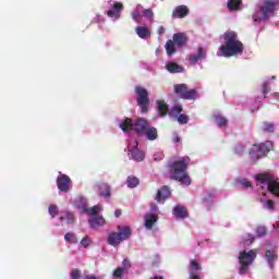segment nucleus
Returning <instances> with one entry per match:
<instances>
[{"mask_svg": "<svg viewBox=\"0 0 279 279\" xmlns=\"http://www.w3.org/2000/svg\"><path fill=\"white\" fill-rule=\"evenodd\" d=\"M255 182L258 195H262L263 208L269 210V213H276V204L267 197V194L279 197V181L276 175L271 172L259 173L255 175Z\"/></svg>", "mask_w": 279, "mask_h": 279, "instance_id": "f257e3e1", "label": "nucleus"}, {"mask_svg": "<svg viewBox=\"0 0 279 279\" xmlns=\"http://www.w3.org/2000/svg\"><path fill=\"white\" fill-rule=\"evenodd\" d=\"M223 44L219 47L217 56L219 58H232L234 56H243V43L239 40V35L229 31L222 36Z\"/></svg>", "mask_w": 279, "mask_h": 279, "instance_id": "f03ea898", "label": "nucleus"}, {"mask_svg": "<svg viewBox=\"0 0 279 279\" xmlns=\"http://www.w3.org/2000/svg\"><path fill=\"white\" fill-rule=\"evenodd\" d=\"M278 5L279 0H258L252 14L253 25H255V27H260L263 23H267V21L276 13Z\"/></svg>", "mask_w": 279, "mask_h": 279, "instance_id": "7ed1b4c3", "label": "nucleus"}, {"mask_svg": "<svg viewBox=\"0 0 279 279\" xmlns=\"http://www.w3.org/2000/svg\"><path fill=\"white\" fill-rule=\"evenodd\" d=\"M191 157L184 156L174 161H168L171 180H177L182 186H191V177L186 172Z\"/></svg>", "mask_w": 279, "mask_h": 279, "instance_id": "20e7f679", "label": "nucleus"}, {"mask_svg": "<svg viewBox=\"0 0 279 279\" xmlns=\"http://www.w3.org/2000/svg\"><path fill=\"white\" fill-rule=\"evenodd\" d=\"M136 134L137 136H144L146 141H158V129L151 125L149 120L145 118H137L136 119Z\"/></svg>", "mask_w": 279, "mask_h": 279, "instance_id": "39448f33", "label": "nucleus"}, {"mask_svg": "<svg viewBox=\"0 0 279 279\" xmlns=\"http://www.w3.org/2000/svg\"><path fill=\"white\" fill-rule=\"evenodd\" d=\"M189 43V37H186V34L184 33H177L172 36V40L169 39L166 43V52L168 58H173L175 53H178L179 49H182V47H186Z\"/></svg>", "mask_w": 279, "mask_h": 279, "instance_id": "423d86ee", "label": "nucleus"}, {"mask_svg": "<svg viewBox=\"0 0 279 279\" xmlns=\"http://www.w3.org/2000/svg\"><path fill=\"white\" fill-rule=\"evenodd\" d=\"M254 260H256V250L251 251H241L239 254V274L240 276H246V274H250V268L254 264Z\"/></svg>", "mask_w": 279, "mask_h": 279, "instance_id": "0eeeda50", "label": "nucleus"}, {"mask_svg": "<svg viewBox=\"0 0 279 279\" xmlns=\"http://www.w3.org/2000/svg\"><path fill=\"white\" fill-rule=\"evenodd\" d=\"M276 80V76H271L268 81H265L262 84V96H257L255 100L248 99L246 105L248 106L251 112H256L263 106V98L267 99V95H269V87L271 86V81Z\"/></svg>", "mask_w": 279, "mask_h": 279, "instance_id": "6e6552de", "label": "nucleus"}, {"mask_svg": "<svg viewBox=\"0 0 279 279\" xmlns=\"http://www.w3.org/2000/svg\"><path fill=\"white\" fill-rule=\"evenodd\" d=\"M134 93L136 95V104L142 114L147 113L149 111V92L147 88L136 85L134 87Z\"/></svg>", "mask_w": 279, "mask_h": 279, "instance_id": "1a4fd4ad", "label": "nucleus"}, {"mask_svg": "<svg viewBox=\"0 0 279 279\" xmlns=\"http://www.w3.org/2000/svg\"><path fill=\"white\" fill-rule=\"evenodd\" d=\"M274 149V142L266 141L262 144H254L248 154L251 156V160H259V158H265L269 151Z\"/></svg>", "mask_w": 279, "mask_h": 279, "instance_id": "9d476101", "label": "nucleus"}, {"mask_svg": "<svg viewBox=\"0 0 279 279\" xmlns=\"http://www.w3.org/2000/svg\"><path fill=\"white\" fill-rule=\"evenodd\" d=\"M130 236H132V230L130 229V227H122L119 232L109 233L107 238V243L112 247H119L122 241H128Z\"/></svg>", "mask_w": 279, "mask_h": 279, "instance_id": "9b49d317", "label": "nucleus"}, {"mask_svg": "<svg viewBox=\"0 0 279 279\" xmlns=\"http://www.w3.org/2000/svg\"><path fill=\"white\" fill-rule=\"evenodd\" d=\"M107 8L104 12L108 19L112 21V23H117L119 19H121V12H123V3L117 1V0H109L107 2Z\"/></svg>", "mask_w": 279, "mask_h": 279, "instance_id": "f8f14e48", "label": "nucleus"}, {"mask_svg": "<svg viewBox=\"0 0 279 279\" xmlns=\"http://www.w3.org/2000/svg\"><path fill=\"white\" fill-rule=\"evenodd\" d=\"M126 149L129 160H134V162H143V160H145V150L138 148V141H129Z\"/></svg>", "mask_w": 279, "mask_h": 279, "instance_id": "ddd939ff", "label": "nucleus"}, {"mask_svg": "<svg viewBox=\"0 0 279 279\" xmlns=\"http://www.w3.org/2000/svg\"><path fill=\"white\" fill-rule=\"evenodd\" d=\"M149 211L144 216V227L146 230H151L154 226L158 222V215H160V209L156 203L149 204Z\"/></svg>", "mask_w": 279, "mask_h": 279, "instance_id": "4468645a", "label": "nucleus"}, {"mask_svg": "<svg viewBox=\"0 0 279 279\" xmlns=\"http://www.w3.org/2000/svg\"><path fill=\"white\" fill-rule=\"evenodd\" d=\"M174 95L180 97V99H197V90L196 89H190L186 84H175L174 85Z\"/></svg>", "mask_w": 279, "mask_h": 279, "instance_id": "2eb2a0df", "label": "nucleus"}, {"mask_svg": "<svg viewBox=\"0 0 279 279\" xmlns=\"http://www.w3.org/2000/svg\"><path fill=\"white\" fill-rule=\"evenodd\" d=\"M116 125L121 129L123 134L130 136L132 132L136 134V120L132 118H120L116 120Z\"/></svg>", "mask_w": 279, "mask_h": 279, "instance_id": "dca6fc26", "label": "nucleus"}, {"mask_svg": "<svg viewBox=\"0 0 279 279\" xmlns=\"http://www.w3.org/2000/svg\"><path fill=\"white\" fill-rule=\"evenodd\" d=\"M57 189L60 193H70L73 189V181L70 175H66L62 172L58 173L57 177Z\"/></svg>", "mask_w": 279, "mask_h": 279, "instance_id": "f3484780", "label": "nucleus"}, {"mask_svg": "<svg viewBox=\"0 0 279 279\" xmlns=\"http://www.w3.org/2000/svg\"><path fill=\"white\" fill-rule=\"evenodd\" d=\"M131 16L134 22L141 23V21H143V16L150 20L154 19V11H151V9H145L141 4H137L136 8L132 10Z\"/></svg>", "mask_w": 279, "mask_h": 279, "instance_id": "a211bd4d", "label": "nucleus"}, {"mask_svg": "<svg viewBox=\"0 0 279 279\" xmlns=\"http://www.w3.org/2000/svg\"><path fill=\"white\" fill-rule=\"evenodd\" d=\"M132 269V263L128 257H124L121 266H118L112 272V279H124Z\"/></svg>", "mask_w": 279, "mask_h": 279, "instance_id": "6ab92c4d", "label": "nucleus"}, {"mask_svg": "<svg viewBox=\"0 0 279 279\" xmlns=\"http://www.w3.org/2000/svg\"><path fill=\"white\" fill-rule=\"evenodd\" d=\"M207 56H208V49L202 46H198L196 53H190L187 56V60L190 64H198L199 62L206 60Z\"/></svg>", "mask_w": 279, "mask_h": 279, "instance_id": "aec40b11", "label": "nucleus"}, {"mask_svg": "<svg viewBox=\"0 0 279 279\" xmlns=\"http://www.w3.org/2000/svg\"><path fill=\"white\" fill-rule=\"evenodd\" d=\"M169 197H171V190L169 189V186L163 185L161 189L157 191L155 199L157 204H165V202H167Z\"/></svg>", "mask_w": 279, "mask_h": 279, "instance_id": "412c9836", "label": "nucleus"}, {"mask_svg": "<svg viewBox=\"0 0 279 279\" xmlns=\"http://www.w3.org/2000/svg\"><path fill=\"white\" fill-rule=\"evenodd\" d=\"M94 190L96 191L97 195H99V197H104L105 199L111 195V189L108 183H98L94 186Z\"/></svg>", "mask_w": 279, "mask_h": 279, "instance_id": "4be33fe9", "label": "nucleus"}, {"mask_svg": "<svg viewBox=\"0 0 279 279\" xmlns=\"http://www.w3.org/2000/svg\"><path fill=\"white\" fill-rule=\"evenodd\" d=\"M217 202V191L215 190H208L206 192V195L203 198L204 206L207 207V210H210L213 208V204Z\"/></svg>", "mask_w": 279, "mask_h": 279, "instance_id": "5701e85b", "label": "nucleus"}, {"mask_svg": "<svg viewBox=\"0 0 279 279\" xmlns=\"http://www.w3.org/2000/svg\"><path fill=\"white\" fill-rule=\"evenodd\" d=\"M73 204H74V208H76L81 213L84 214L88 211V199H86V197L77 196L76 198H74Z\"/></svg>", "mask_w": 279, "mask_h": 279, "instance_id": "b1692460", "label": "nucleus"}, {"mask_svg": "<svg viewBox=\"0 0 279 279\" xmlns=\"http://www.w3.org/2000/svg\"><path fill=\"white\" fill-rule=\"evenodd\" d=\"M165 69L168 73H184V66L175 63V61H166Z\"/></svg>", "mask_w": 279, "mask_h": 279, "instance_id": "393cba45", "label": "nucleus"}, {"mask_svg": "<svg viewBox=\"0 0 279 279\" xmlns=\"http://www.w3.org/2000/svg\"><path fill=\"white\" fill-rule=\"evenodd\" d=\"M185 16H189V7L184 4L178 5L172 11V19H185Z\"/></svg>", "mask_w": 279, "mask_h": 279, "instance_id": "a878e982", "label": "nucleus"}, {"mask_svg": "<svg viewBox=\"0 0 279 279\" xmlns=\"http://www.w3.org/2000/svg\"><path fill=\"white\" fill-rule=\"evenodd\" d=\"M135 34L141 38L142 40H147V38H151V31L147 25L137 26L135 28Z\"/></svg>", "mask_w": 279, "mask_h": 279, "instance_id": "bb28decb", "label": "nucleus"}, {"mask_svg": "<svg viewBox=\"0 0 279 279\" xmlns=\"http://www.w3.org/2000/svg\"><path fill=\"white\" fill-rule=\"evenodd\" d=\"M172 215L175 217V219H186L189 217V211L186 210V207L177 205L172 209Z\"/></svg>", "mask_w": 279, "mask_h": 279, "instance_id": "cd10ccee", "label": "nucleus"}, {"mask_svg": "<svg viewBox=\"0 0 279 279\" xmlns=\"http://www.w3.org/2000/svg\"><path fill=\"white\" fill-rule=\"evenodd\" d=\"M156 109L159 117H167L169 114V105L165 100H156Z\"/></svg>", "mask_w": 279, "mask_h": 279, "instance_id": "c85d7f7f", "label": "nucleus"}, {"mask_svg": "<svg viewBox=\"0 0 279 279\" xmlns=\"http://www.w3.org/2000/svg\"><path fill=\"white\" fill-rule=\"evenodd\" d=\"M106 223V220L104 219V216H95L89 217L88 225L93 230H96V228H101Z\"/></svg>", "mask_w": 279, "mask_h": 279, "instance_id": "c756f323", "label": "nucleus"}, {"mask_svg": "<svg viewBox=\"0 0 279 279\" xmlns=\"http://www.w3.org/2000/svg\"><path fill=\"white\" fill-rule=\"evenodd\" d=\"M202 266L196 260H192L190 264V279H201L199 271Z\"/></svg>", "mask_w": 279, "mask_h": 279, "instance_id": "7c9ffc66", "label": "nucleus"}, {"mask_svg": "<svg viewBox=\"0 0 279 279\" xmlns=\"http://www.w3.org/2000/svg\"><path fill=\"white\" fill-rule=\"evenodd\" d=\"M60 221H66L68 226L75 223V214L73 211H61Z\"/></svg>", "mask_w": 279, "mask_h": 279, "instance_id": "2f4dec72", "label": "nucleus"}, {"mask_svg": "<svg viewBox=\"0 0 279 279\" xmlns=\"http://www.w3.org/2000/svg\"><path fill=\"white\" fill-rule=\"evenodd\" d=\"M184 109L182 108V105L180 104H174L170 110H168V114L171 119H177L182 114V111Z\"/></svg>", "mask_w": 279, "mask_h": 279, "instance_id": "473e14b6", "label": "nucleus"}, {"mask_svg": "<svg viewBox=\"0 0 279 279\" xmlns=\"http://www.w3.org/2000/svg\"><path fill=\"white\" fill-rule=\"evenodd\" d=\"M101 210H104V206L98 204L90 208L87 207V211H84L83 215H88L89 217H99V213H101Z\"/></svg>", "mask_w": 279, "mask_h": 279, "instance_id": "72a5a7b5", "label": "nucleus"}, {"mask_svg": "<svg viewBox=\"0 0 279 279\" xmlns=\"http://www.w3.org/2000/svg\"><path fill=\"white\" fill-rule=\"evenodd\" d=\"M276 258H278V256L276 253H274V251L266 252V263L269 266V269H274V263H276Z\"/></svg>", "mask_w": 279, "mask_h": 279, "instance_id": "f704fd0d", "label": "nucleus"}, {"mask_svg": "<svg viewBox=\"0 0 279 279\" xmlns=\"http://www.w3.org/2000/svg\"><path fill=\"white\" fill-rule=\"evenodd\" d=\"M64 241L65 243H70V245H76V243H78L77 234H75L74 232L65 233Z\"/></svg>", "mask_w": 279, "mask_h": 279, "instance_id": "c9c22d12", "label": "nucleus"}, {"mask_svg": "<svg viewBox=\"0 0 279 279\" xmlns=\"http://www.w3.org/2000/svg\"><path fill=\"white\" fill-rule=\"evenodd\" d=\"M214 119L218 128H226L228 125V119L223 118L221 113L214 114Z\"/></svg>", "mask_w": 279, "mask_h": 279, "instance_id": "e433bc0d", "label": "nucleus"}, {"mask_svg": "<svg viewBox=\"0 0 279 279\" xmlns=\"http://www.w3.org/2000/svg\"><path fill=\"white\" fill-rule=\"evenodd\" d=\"M125 184L129 189H136L141 184V180L136 177H128Z\"/></svg>", "mask_w": 279, "mask_h": 279, "instance_id": "4c0bfd02", "label": "nucleus"}, {"mask_svg": "<svg viewBox=\"0 0 279 279\" xmlns=\"http://www.w3.org/2000/svg\"><path fill=\"white\" fill-rule=\"evenodd\" d=\"M92 24L98 25L99 28H101V25L106 24V17L99 13H97L93 19H92Z\"/></svg>", "mask_w": 279, "mask_h": 279, "instance_id": "58836bf2", "label": "nucleus"}, {"mask_svg": "<svg viewBox=\"0 0 279 279\" xmlns=\"http://www.w3.org/2000/svg\"><path fill=\"white\" fill-rule=\"evenodd\" d=\"M48 214L50 215L51 219H56V217L60 215V208H58V205L51 204L48 207Z\"/></svg>", "mask_w": 279, "mask_h": 279, "instance_id": "ea45409f", "label": "nucleus"}, {"mask_svg": "<svg viewBox=\"0 0 279 279\" xmlns=\"http://www.w3.org/2000/svg\"><path fill=\"white\" fill-rule=\"evenodd\" d=\"M241 5V0H228L227 1V7L230 12H233L234 10H239Z\"/></svg>", "mask_w": 279, "mask_h": 279, "instance_id": "a19ab883", "label": "nucleus"}, {"mask_svg": "<svg viewBox=\"0 0 279 279\" xmlns=\"http://www.w3.org/2000/svg\"><path fill=\"white\" fill-rule=\"evenodd\" d=\"M263 130L265 132H268V134H274L276 130V124H274V122H264Z\"/></svg>", "mask_w": 279, "mask_h": 279, "instance_id": "79ce46f5", "label": "nucleus"}, {"mask_svg": "<svg viewBox=\"0 0 279 279\" xmlns=\"http://www.w3.org/2000/svg\"><path fill=\"white\" fill-rule=\"evenodd\" d=\"M174 120L178 121L180 125H186V123H189V116L181 113L180 116L174 118Z\"/></svg>", "mask_w": 279, "mask_h": 279, "instance_id": "37998d69", "label": "nucleus"}, {"mask_svg": "<svg viewBox=\"0 0 279 279\" xmlns=\"http://www.w3.org/2000/svg\"><path fill=\"white\" fill-rule=\"evenodd\" d=\"M236 184H240V186H242V189H252V183H250V181H247V179H245V178L238 179Z\"/></svg>", "mask_w": 279, "mask_h": 279, "instance_id": "c03bdc74", "label": "nucleus"}, {"mask_svg": "<svg viewBox=\"0 0 279 279\" xmlns=\"http://www.w3.org/2000/svg\"><path fill=\"white\" fill-rule=\"evenodd\" d=\"M257 239H263L267 234V229L265 227H257L255 230Z\"/></svg>", "mask_w": 279, "mask_h": 279, "instance_id": "a18cd8bd", "label": "nucleus"}, {"mask_svg": "<svg viewBox=\"0 0 279 279\" xmlns=\"http://www.w3.org/2000/svg\"><path fill=\"white\" fill-rule=\"evenodd\" d=\"M255 239H256V236H254L253 234H247L246 235V238H244L243 240H242V244L243 245H252V243H254V241H255Z\"/></svg>", "mask_w": 279, "mask_h": 279, "instance_id": "49530a36", "label": "nucleus"}, {"mask_svg": "<svg viewBox=\"0 0 279 279\" xmlns=\"http://www.w3.org/2000/svg\"><path fill=\"white\" fill-rule=\"evenodd\" d=\"M70 279H82V271L80 269H73L70 272Z\"/></svg>", "mask_w": 279, "mask_h": 279, "instance_id": "de8ad7c7", "label": "nucleus"}, {"mask_svg": "<svg viewBox=\"0 0 279 279\" xmlns=\"http://www.w3.org/2000/svg\"><path fill=\"white\" fill-rule=\"evenodd\" d=\"M90 243H93V240H90V236H88V235H86L85 238H83L81 240L82 247H88V245H90Z\"/></svg>", "mask_w": 279, "mask_h": 279, "instance_id": "09e8293b", "label": "nucleus"}, {"mask_svg": "<svg viewBox=\"0 0 279 279\" xmlns=\"http://www.w3.org/2000/svg\"><path fill=\"white\" fill-rule=\"evenodd\" d=\"M165 153L163 151H157L154 154V160L155 162H160V160H163Z\"/></svg>", "mask_w": 279, "mask_h": 279, "instance_id": "8fccbe9b", "label": "nucleus"}, {"mask_svg": "<svg viewBox=\"0 0 279 279\" xmlns=\"http://www.w3.org/2000/svg\"><path fill=\"white\" fill-rule=\"evenodd\" d=\"M234 151H235V154L241 156V154H243V151H245V146H243V144H238L234 148Z\"/></svg>", "mask_w": 279, "mask_h": 279, "instance_id": "3c124183", "label": "nucleus"}, {"mask_svg": "<svg viewBox=\"0 0 279 279\" xmlns=\"http://www.w3.org/2000/svg\"><path fill=\"white\" fill-rule=\"evenodd\" d=\"M83 279H102L101 277H97L95 275H86L83 277Z\"/></svg>", "mask_w": 279, "mask_h": 279, "instance_id": "603ef678", "label": "nucleus"}, {"mask_svg": "<svg viewBox=\"0 0 279 279\" xmlns=\"http://www.w3.org/2000/svg\"><path fill=\"white\" fill-rule=\"evenodd\" d=\"M157 32L159 36H162L166 32L165 26H159Z\"/></svg>", "mask_w": 279, "mask_h": 279, "instance_id": "864d4df0", "label": "nucleus"}, {"mask_svg": "<svg viewBox=\"0 0 279 279\" xmlns=\"http://www.w3.org/2000/svg\"><path fill=\"white\" fill-rule=\"evenodd\" d=\"M172 141L173 143H180V135H178V133H174Z\"/></svg>", "mask_w": 279, "mask_h": 279, "instance_id": "5fc2aeb1", "label": "nucleus"}, {"mask_svg": "<svg viewBox=\"0 0 279 279\" xmlns=\"http://www.w3.org/2000/svg\"><path fill=\"white\" fill-rule=\"evenodd\" d=\"M114 217H117V218L121 217V209L114 210Z\"/></svg>", "mask_w": 279, "mask_h": 279, "instance_id": "6e6d98bb", "label": "nucleus"}, {"mask_svg": "<svg viewBox=\"0 0 279 279\" xmlns=\"http://www.w3.org/2000/svg\"><path fill=\"white\" fill-rule=\"evenodd\" d=\"M272 97H274V99H277V101H279V93H274Z\"/></svg>", "mask_w": 279, "mask_h": 279, "instance_id": "4d7b16f0", "label": "nucleus"}, {"mask_svg": "<svg viewBox=\"0 0 279 279\" xmlns=\"http://www.w3.org/2000/svg\"><path fill=\"white\" fill-rule=\"evenodd\" d=\"M274 228L277 232H279V221L274 225Z\"/></svg>", "mask_w": 279, "mask_h": 279, "instance_id": "13d9d810", "label": "nucleus"}, {"mask_svg": "<svg viewBox=\"0 0 279 279\" xmlns=\"http://www.w3.org/2000/svg\"><path fill=\"white\" fill-rule=\"evenodd\" d=\"M150 279H165V277L156 275V276L151 277Z\"/></svg>", "mask_w": 279, "mask_h": 279, "instance_id": "bf43d9fd", "label": "nucleus"}, {"mask_svg": "<svg viewBox=\"0 0 279 279\" xmlns=\"http://www.w3.org/2000/svg\"><path fill=\"white\" fill-rule=\"evenodd\" d=\"M198 245H202V242H198Z\"/></svg>", "mask_w": 279, "mask_h": 279, "instance_id": "052dcab7", "label": "nucleus"}]
</instances>
